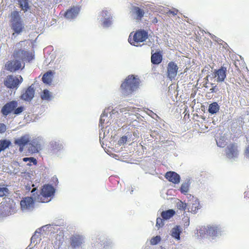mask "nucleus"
Returning <instances> with one entry per match:
<instances>
[{"label": "nucleus", "mask_w": 249, "mask_h": 249, "mask_svg": "<svg viewBox=\"0 0 249 249\" xmlns=\"http://www.w3.org/2000/svg\"><path fill=\"white\" fill-rule=\"evenodd\" d=\"M139 85V78L133 75H128L121 85L122 93L125 96L131 94L138 89Z\"/></svg>", "instance_id": "f257e3e1"}, {"label": "nucleus", "mask_w": 249, "mask_h": 249, "mask_svg": "<svg viewBox=\"0 0 249 249\" xmlns=\"http://www.w3.org/2000/svg\"><path fill=\"white\" fill-rule=\"evenodd\" d=\"M25 109L23 106L18 107V102L16 100H12L7 102L1 107V113L4 117L8 115L12 114L15 115L20 114Z\"/></svg>", "instance_id": "f03ea898"}, {"label": "nucleus", "mask_w": 249, "mask_h": 249, "mask_svg": "<svg viewBox=\"0 0 249 249\" xmlns=\"http://www.w3.org/2000/svg\"><path fill=\"white\" fill-rule=\"evenodd\" d=\"M199 233L201 237H208L209 239H216L221 235V228L215 225H209L202 227L199 230Z\"/></svg>", "instance_id": "7ed1b4c3"}, {"label": "nucleus", "mask_w": 249, "mask_h": 249, "mask_svg": "<svg viewBox=\"0 0 249 249\" xmlns=\"http://www.w3.org/2000/svg\"><path fill=\"white\" fill-rule=\"evenodd\" d=\"M54 192L55 189L52 185L45 184L43 186L40 194L35 196V199L40 202H47L50 200L49 197L53 196Z\"/></svg>", "instance_id": "20e7f679"}, {"label": "nucleus", "mask_w": 249, "mask_h": 249, "mask_svg": "<svg viewBox=\"0 0 249 249\" xmlns=\"http://www.w3.org/2000/svg\"><path fill=\"white\" fill-rule=\"evenodd\" d=\"M11 28L17 34L21 33L24 29V25L21 20L19 12L18 11H13L11 14Z\"/></svg>", "instance_id": "39448f33"}, {"label": "nucleus", "mask_w": 249, "mask_h": 249, "mask_svg": "<svg viewBox=\"0 0 249 249\" xmlns=\"http://www.w3.org/2000/svg\"><path fill=\"white\" fill-rule=\"evenodd\" d=\"M22 81L23 78L20 75L16 77L9 75L4 79V84L7 88L11 89L17 88Z\"/></svg>", "instance_id": "423d86ee"}, {"label": "nucleus", "mask_w": 249, "mask_h": 249, "mask_svg": "<svg viewBox=\"0 0 249 249\" xmlns=\"http://www.w3.org/2000/svg\"><path fill=\"white\" fill-rule=\"evenodd\" d=\"M24 68V64L19 60H12L8 61L5 65V69L12 72L21 70Z\"/></svg>", "instance_id": "0eeeda50"}, {"label": "nucleus", "mask_w": 249, "mask_h": 249, "mask_svg": "<svg viewBox=\"0 0 249 249\" xmlns=\"http://www.w3.org/2000/svg\"><path fill=\"white\" fill-rule=\"evenodd\" d=\"M13 56L15 59H18L19 60L22 61H30L33 59V56L32 53L21 49L15 50Z\"/></svg>", "instance_id": "6e6552de"}, {"label": "nucleus", "mask_w": 249, "mask_h": 249, "mask_svg": "<svg viewBox=\"0 0 249 249\" xmlns=\"http://www.w3.org/2000/svg\"><path fill=\"white\" fill-rule=\"evenodd\" d=\"M226 158L230 160H235L238 156L237 146L235 144H230L225 149Z\"/></svg>", "instance_id": "1a4fd4ad"}, {"label": "nucleus", "mask_w": 249, "mask_h": 249, "mask_svg": "<svg viewBox=\"0 0 249 249\" xmlns=\"http://www.w3.org/2000/svg\"><path fill=\"white\" fill-rule=\"evenodd\" d=\"M31 142V138L29 134H25L14 141V143L19 146V151L20 152H23L25 145L29 144Z\"/></svg>", "instance_id": "9d476101"}, {"label": "nucleus", "mask_w": 249, "mask_h": 249, "mask_svg": "<svg viewBox=\"0 0 249 249\" xmlns=\"http://www.w3.org/2000/svg\"><path fill=\"white\" fill-rule=\"evenodd\" d=\"M178 66L174 61L168 63L167 67V77L171 80L175 79L177 75Z\"/></svg>", "instance_id": "9b49d317"}, {"label": "nucleus", "mask_w": 249, "mask_h": 249, "mask_svg": "<svg viewBox=\"0 0 249 249\" xmlns=\"http://www.w3.org/2000/svg\"><path fill=\"white\" fill-rule=\"evenodd\" d=\"M128 42L132 45L139 46L140 44V30L131 32L129 36Z\"/></svg>", "instance_id": "f8f14e48"}, {"label": "nucleus", "mask_w": 249, "mask_h": 249, "mask_svg": "<svg viewBox=\"0 0 249 249\" xmlns=\"http://www.w3.org/2000/svg\"><path fill=\"white\" fill-rule=\"evenodd\" d=\"M226 75L227 68L224 66H222L217 70H215L213 72V76L217 77V82H223L226 77Z\"/></svg>", "instance_id": "ddd939ff"}, {"label": "nucleus", "mask_w": 249, "mask_h": 249, "mask_svg": "<svg viewBox=\"0 0 249 249\" xmlns=\"http://www.w3.org/2000/svg\"><path fill=\"white\" fill-rule=\"evenodd\" d=\"M35 90L32 85L29 86L20 96V98L25 101H30L33 98Z\"/></svg>", "instance_id": "4468645a"}, {"label": "nucleus", "mask_w": 249, "mask_h": 249, "mask_svg": "<svg viewBox=\"0 0 249 249\" xmlns=\"http://www.w3.org/2000/svg\"><path fill=\"white\" fill-rule=\"evenodd\" d=\"M34 200L32 197H25L20 201V204L22 210H29L34 206Z\"/></svg>", "instance_id": "2eb2a0df"}, {"label": "nucleus", "mask_w": 249, "mask_h": 249, "mask_svg": "<svg viewBox=\"0 0 249 249\" xmlns=\"http://www.w3.org/2000/svg\"><path fill=\"white\" fill-rule=\"evenodd\" d=\"M165 177L169 181L175 184H178L180 180V176L174 171L167 172Z\"/></svg>", "instance_id": "dca6fc26"}, {"label": "nucleus", "mask_w": 249, "mask_h": 249, "mask_svg": "<svg viewBox=\"0 0 249 249\" xmlns=\"http://www.w3.org/2000/svg\"><path fill=\"white\" fill-rule=\"evenodd\" d=\"M83 242V237L80 235H74L70 238V244L75 249L80 247Z\"/></svg>", "instance_id": "f3484780"}, {"label": "nucleus", "mask_w": 249, "mask_h": 249, "mask_svg": "<svg viewBox=\"0 0 249 249\" xmlns=\"http://www.w3.org/2000/svg\"><path fill=\"white\" fill-rule=\"evenodd\" d=\"M153 51L151 52V62L154 65L160 64L162 60V54L160 51H156L153 53Z\"/></svg>", "instance_id": "a211bd4d"}, {"label": "nucleus", "mask_w": 249, "mask_h": 249, "mask_svg": "<svg viewBox=\"0 0 249 249\" xmlns=\"http://www.w3.org/2000/svg\"><path fill=\"white\" fill-rule=\"evenodd\" d=\"M79 10V8L77 7H71L66 12L65 17L67 18L72 19L77 16Z\"/></svg>", "instance_id": "6ab92c4d"}, {"label": "nucleus", "mask_w": 249, "mask_h": 249, "mask_svg": "<svg viewBox=\"0 0 249 249\" xmlns=\"http://www.w3.org/2000/svg\"><path fill=\"white\" fill-rule=\"evenodd\" d=\"M101 15L103 17H108L105 18L103 25L106 27L110 26L112 23V17L110 16L109 12L107 10H104L102 11Z\"/></svg>", "instance_id": "aec40b11"}, {"label": "nucleus", "mask_w": 249, "mask_h": 249, "mask_svg": "<svg viewBox=\"0 0 249 249\" xmlns=\"http://www.w3.org/2000/svg\"><path fill=\"white\" fill-rule=\"evenodd\" d=\"M181 232V229L179 226H176L174 228L172 229L171 231V235L174 237L175 239L178 240L180 239V233Z\"/></svg>", "instance_id": "412c9836"}, {"label": "nucleus", "mask_w": 249, "mask_h": 249, "mask_svg": "<svg viewBox=\"0 0 249 249\" xmlns=\"http://www.w3.org/2000/svg\"><path fill=\"white\" fill-rule=\"evenodd\" d=\"M220 109V106L217 102H213L209 106L208 112L211 114H214L218 112Z\"/></svg>", "instance_id": "4be33fe9"}, {"label": "nucleus", "mask_w": 249, "mask_h": 249, "mask_svg": "<svg viewBox=\"0 0 249 249\" xmlns=\"http://www.w3.org/2000/svg\"><path fill=\"white\" fill-rule=\"evenodd\" d=\"M53 76V72L52 71H47L43 75L42 78V81L46 84H51L52 81Z\"/></svg>", "instance_id": "5701e85b"}, {"label": "nucleus", "mask_w": 249, "mask_h": 249, "mask_svg": "<svg viewBox=\"0 0 249 249\" xmlns=\"http://www.w3.org/2000/svg\"><path fill=\"white\" fill-rule=\"evenodd\" d=\"M216 144L218 146L224 147L227 144V138L224 135L220 136L215 139Z\"/></svg>", "instance_id": "b1692460"}, {"label": "nucleus", "mask_w": 249, "mask_h": 249, "mask_svg": "<svg viewBox=\"0 0 249 249\" xmlns=\"http://www.w3.org/2000/svg\"><path fill=\"white\" fill-rule=\"evenodd\" d=\"M175 213V212L172 209L163 211L161 213V216L164 220H167L171 218Z\"/></svg>", "instance_id": "393cba45"}, {"label": "nucleus", "mask_w": 249, "mask_h": 249, "mask_svg": "<svg viewBox=\"0 0 249 249\" xmlns=\"http://www.w3.org/2000/svg\"><path fill=\"white\" fill-rule=\"evenodd\" d=\"M40 97L42 100L50 101L52 99V94L48 89H44L40 95Z\"/></svg>", "instance_id": "a878e982"}, {"label": "nucleus", "mask_w": 249, "mask_h": 249, "mask_svg": "<svg viewBox=\"0 0 249 249\" xmlns=\"http://www.w3.org/2000/svg\"><path fill=\"white\" fill-rule=\"evenodd\" d=\"M28 151L31 153H35L38 152L40 149V145L38 144H33L31 142L29 143Z\"/></svg>", "instance_id": "bb28decb"}, {"label": "nucleus", "mask_w": 249, "mask_h": 249, "mask_svg": "<svg viewBox=\"0 0 249 249\" xmlns=\"http://www.w3.org/2000/svg\"><path fill=\"white\" fill-rule=\"evenodd\" d=\"M11 144V142L6 139L0 140V152L8 148Z\"/></svg>", "instance_id": "cd10ccee"}, {"label": "nucleus", "mask_w": 249, "mask_h": 249, "mask_svg": "<svg viewBox=\"0 0 249 249\" xmlns=\"http://www.w3.org/2000/svg\"><path fill=\"white\" fill-rule=\"evenodd\" d=\"M151 34H152L151 31H150V33H149L148 31L141 29V43L145 41L149 37H151Z\"/></svg>", "instance_id": "c85d7f7f"}, {"label": "nucleus", "mask_w": 249, "mask_h": 249, "mask_svg": "<svg viewBox=\"0 0 249 249\" xmlns=\"http://www.w3.org/2000/svg\"><path fill=\"white\" fill-rule=\"evenodd\" d=\"M188 204H190L188 207V210L194 213H196L198 210L200 209V205H197L196 203H188Z\"/></svg>", "instance_id": "c756f323"}, {"label": "nucleus", "mask_w": 249, "mask_h": 249, "mask_svg": "<svg viewBox=\"0 0 249 249\" xmlns=\"http://www.w3.org/2000/svg\"><path fill=\"white\" fill-rule=\"evenodd\" d=\"M18 3L20 8L24 11H26L29 9L28 0H18Z\"/></svg>", "instance_id": "7c9ffc66"}, {"label": "nucleus", "mask_w": 249, "mask_h": 249, "mask_svg": "<svg viewBox=\"0 0 249 249\" xmlns=\"http://www.w3.org/2000/svg\"><path fill=\"white\" fill-rule=\"evenodd\" d=\"M189 180L183 182L180 187L181 192L183 194L187 193L189 191Z\"/></svg>", "instance_id": "2f4dec72"}, {"label": "nucleus", "mask_w": 249, "mask_h": 249, "mask_svg": "<svg viewBox=\"0 0 249 249\" xmlns=\"http://www.w3.org/2000/svg\"><path fill=\"white\" fill-rule=\"evenodd\" d=\"M189 205H190L189 204L184 203L181 201L177 203V208L180 210L183 211L188 208V207Z\"/></svg>", "instance_id": "473e14b6"}, {"label": "nucleus", "mask_w": 249, "mask_h": 249, "mask_svg": "<svg viewBox=\"0 0 249 249\" xmlns=\"http://www.w3.org/2000/svg\"><path fill=\"white\" fill-rule=\"evenodd\" d=\"M144 113L148 115L149 116H152V114H154L153 112L148 109V108H141V117L142 118H144L142 115H143Z\"/></svg>", "instance_id": "72a5a7b5"}, {"label": "nucleus", "mask_w": 249, "mask_h": 249, "mask_svg": "<svg viewBox=\"0 0 249 249\" xmlns=\"http://www.w3.org/2000/svg\"><path fill=\"white\" fill-rule=\"evenodd\" d=\"M161 240L160 236L157 235L153 237L150 240V243L152 245H157Z\"/></svg>", "instance_id": "f704fd0d"}, {"label": "nucleus", "mask_w": 249, "mask_h": 249, "mask_svg": "<svg viewBox=\"0 0 249 249\" xmlns=\"http://www.w3.org/2000/svg\"><path fill=\"white\" fill-rule=\"evenodd\" d=\"M9 193V190L6 187H0V197L6 196Z\"/></svg>", "instance_id": "c9c22d12"}, {"label": "nucleus", "mask_w": 249, "mask_h": 249, "mask_svg": "<svg viewBox=\"0 0 249 249\" xmlns=\"http://www.w3.org/2000/svg\"><path fill=\"white\" fill-rule=\"evenodd\" d=\"M163 220V219H162V218H161L160 217H158L157 218L156 226L158 229H159L160 227H162L163 225H164Z\"/></svg>", "instance_id": "e433bc0d"}, {"label": "nucleus", "mask_w": 249, "mask_h": 249, "mask_svg": "<svg viewBox=\"0 0 249 249\" xmlns=\"http://www.w3.org/2000/svg\"><path fill=\"white\" fill-rule=\"evenodd\" d=\"M23 161L24 162L30 161V162H33L34 165H36L37 164V160L34 157L24 158L23 159Z\"/></svg>", "instance_id": "4c0bfd02"}, {"label": "nucleus", "mask_w": 249, "mask_h": 249, "mask_svg": "<svg viewBox=\"0 0 249 249\" xmlns=\"http://www.w3.org/2000/svg\"><path fill=\"white\" fill-rule=\"evenodd\" d=\"M127 138L125 136L122 137L118 141V143L120 145L124 144L127 141Z\"/></svg>", "instance_id": "58836bf2"}, {"label": "nucleus", "mask_w": 249, "mask_h": 249, "mask_svg": "<svg viewBox=\"0 0 249 249\" xmlns=\"http://www.w3.org/2000/svg\"><path fill=\"white\" fill-rule=\"evenodd\" d=\"M6 130V126L3 123H0V133H3Z\"/></svg>", "instance_id": "ea45409f"}, {"label": "nucleus", "mask_w": 249, "mask_h": 249, "mask_svg": "<svg viewBox=\"0 0 249 249\" xmlns=\"http://www.w3.org/2000/svg\"><path fill=\"white\" fill-rule=\"evenodd\" d=\"M63 233L60 232L59 234H57L56 235V239L58 240L59 242H62L63 240Z\"/></svg>", "instance_id": "a19ab883"}, {"label": "nucleus", "mask_w": 249, "mask_h": 249, "mask_svg": "<svg viewBox=\"0 0 249 249\" xmlns=\"http://www.w3.org/2000/svg\"><path fill=\"white\" fill-rule=\"evenodd\" d=\"M183 221L184 222V227H187L189 226V218L188 217H185L183 219Z\"/></svg>", "instance_id": "79ce46f5"}, {"label": "nucleus", "mask_w": 249, "mask_h": 249, "mask_svg": "<svg viewBox=\"0 0 249 249\" xmlns=\"http://www.w3.org/2000/svg\"><path fill=\"white\" fill-rule=\"evenodd\" d=\"M218 90V89L217 88L216 86H213L211 89H210V92H216Z\"/></svg>", "instance_id": "37998d69"}, {"label": "nucleus", "mask_w": 249, "mask_h": 249, "mask_svg": "<svg viewBox=\"0 0 249 249\" xmlns=\"http://www.w3.org/2000/svg\"><path fill=\"white\" fill-rule=\"evenodd\" d=\"M209 36H211V37L214 40L218 42V38L214 35L211 34V33L208 32Z\"/></svg>", "instance_id": "c03bdc74"}, {"label": "nucleus", "mask_w": 249, "mask_h": 249, "mask_svg": "<svg viewBox=\"0 0 249 249\" xmlns=\"http://www.w3.org/2000/svg\"><path fill=\"white\" fill-rule=\"evenodd\" d=\"M190 203H196V204L200 205L198 199L197 198H196V197H195V198H194V199H193L192 201Z\"/></svg>", "instance_id": "a18cd8bd"}, {"label": "nucleus", "mask_w": 249, "mask_h": 249, "mask_svg": "<svg viewBox=\"0 0 249 249\" xmlns=\"http://www.w3.org/2000/svg\"><path fill=\"white\" fill-rule=\"evenodd\" d=\"M178 12V10L177 9H175L174 10H173V11L169 10L168 13L171 14H172L173 16H175L177 15Z\"/></svg>", "instance_id": "49530a36"}, {"label": "nucleus", "mask_w": 249, "mask_h": 249, "mask_svg": "<svg viewBox=\"0 0 249 249\" xmlns=\"http://www.w3.org/2000/svg\"><path fill=\"white\" fill-rule=\"evenodd\" d=\"M136 14H137V19H139L140 18V8L137 7L136 8Z\"/></svg>", "instance_id": "de8ad7c7"}, {"label": "nucleus", "mask_w": 249, "mask_h": 249, "mask_svg": "<svg viewBox=\"0 0 249 249\" xmlns=\"http://www.w3.org/2000/svg\"><path fill=\"white\" fill-rule=\"evenodd\" d=\"M245 154H246V157L248 158H249V145L246 148V151H245Z\"/></svg>", "instance_id": "09e8293b"}, {"label": "nucleus", "mask_w": 249, "mask_h": 249, "mask_svg": "<svg viewBox=\"0 0 249 249\" xmlns=\"http://www.w3.org/2000/svg\"><path fill=\"white\" fill-rule=\"evenodd\" d=\"M144 6H143V5L142 4V3H141V18L143 17L144 15V10L142 9V8H144Z\"/></svg>", "instance_id": "8fccbe9b"}, {"label": "nucleus", "mask_w": 249, "mask_h": 249, "mask_svg": "<svg viewBox=\"0 0 249 249\" xmlns=\"http://www.w3.org/2000/svg\"><path fill=\"white\" fill-rule=\"evenodd\" d=\"M194 198H195V196L189 194V196H188V198L189 199V202H191L192 201L193 199H194Z\"/></svg>", "instance_id": "3c124183"}, {"label": "nucleus", "mask_w": 249, "mask_h": 249, "mask_svg": "<svg viewBox=\"0 0 249 249\" xmlns=\"http://www.w3.org/2000/svg\"><path fill=\"white\" fill-rule=\"evenodd\" d=\"M244 194L245 197H248L249 198V191L245 192Z\"/></svg>", "instance_id": "603ef678"}, {"label": "nucleus", "mask_w": 249, "mask_h": 249, "mask_svg": "<svg viewBox=\"0 0 249 249\" xmlns=\"http://www.w3.org/2000/svg\"><path fill=\"white\" fill-rule=\"evenodd\" d=\"M146 124H147V123L146 122H144L141 124V130L142 129V127H143L144 126H146Z\"/></svg>", "instance_id": "864d4df0"}, {"label": "nucleus", "mask_w": 249, "mask_h": 249, "mask_svg": "<svg viewBox=\"0 0 249 249\" xmlns=\"http://www.w3.org/2000/svg\"><path fill=\"white\" fill-rule=\"evenodd\" d=\"M36 188H34V189L32 190L31 192H32V193L33 194V196H34V195H35V193H34V192L36 191Z\"/></svg>", "instance_id": "5fc2aeb1"}, {"label": "nucleus", "mask_w": 249, "mask_h": 249, "mask_svg": "<svg viewBox=\"0 0 249 249\" xmlns=\"http://www.w3.org/2000/svg\"><path fill=\"white\" fill-rule=\"evenodd\" d=\"M26 190L30 191L31 189V187L30 186L28 187L27 186L26 187Z\"/></svg>", "instance_id": "6e6d98bb"}, {"label": "nucleus", "mask_w": 249, "mask_h": 249, "mask_svg": "<svg viewBox=\"0 0 249 249\" xmlns=\"http://www.w3.org/2000/svg\"><path fill=\"white\" fill-rule=\"evenodd\" d=\"M100 123H101V124H104V122L102 120V119L101 118L100 119Z\"/></svg>", "instance_id": "4d7b16f0"}, {"label": "nucleus", "mask_w": 249, "mask_h": 249, "mask_svg": "<svg viewBox=\"0 0 249 249\" xmlns=\"http://www.w3.org/2000/svg\"><path fill=\"white\" fill-rule=\"evenodd\" d=\"M141 146L142 149L143 150H144V147L142 144L141 145Z\"/></svg>", "instance_id": "13d9d810"}, {"label": "nucleus", "mask_w": 249, "mask_h": 249, "mask_svg": "<svg viewBox=\"0 0 249 249\" xmlns=\"http://www.w3.org/2000/svg\"><path fill=\"white\" fill-rule=\"evenodd\" d=\"M35 236H36V235H35H35H34L32 236V239H33V238H35Z\"/></svg>", "instance_id": "bf43d9fd"}, {"label": "nucleus", "mask_w": 249, "mask_h": 249, "mask_svg": "<svg viewBox=\"0 0 249 249\" xmlns=\"http://www.w3.org/2000/svg\"><path fill=\"white\" fill-rule=\"evenodd\" d=\"M133 191V190H131V191H130V194H131Z\"/></svg>", "instance_id": "052dcab7"}, {"label": "nucleus", "mask_w": 249, "mask_h": 249, "mask_svg": "<svg viewBox=\"0 0 249 249\" xmlns=\"http://www.w3.org/2000/svg\"><path fill=\"white\" fill-rule=\"evenodd\" d=\"M161 249H165V248H163V247H161Z\"/></svg>", "instance_id": "680f3d73"}]
</instances>
